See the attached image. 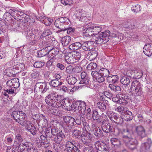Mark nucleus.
Returning <instances> with one entry per match:
<instances>
[{
    "mask_svg": "<svg viewBox=\"0 0 152 152\" xmlns=\"http://www.w3.org/2000/svg\"><path fill=\"white\" fill-rule=\"evenodd\" d=\"M79 83L83 84V86H89L90 83L89 79L88 77L81 79Z\"/></svg>",
    "mask_w": 152,
    "mask_h": 152,
    "instance_id": "2f4dec72",
    "label": "nucleus"
},
{
    "mask_svg": "<svg viewBox=\"0 0 152 152\" xmlns=\"http://www.w3.org/2000/svg\"><path fill=\"white\" fill-rule=\"evenodd\" d=\"M63 83L61 80H53L51 81L50 83V85L54 87H56L61 85Z\"/></svg>",
    "mask_w": 152,
    "mask_h": 152,
    "instance_id": "393cba45",
    "label": "nucleus"
},
{
    "mask_svg": "<svg viewBox=\"0 0 152 152\" xmlns=\"http://www.w3.org/2000/svg\"><path fill=\"white\" fill-rule=\"evenodd\" d=\"M40 138L41 139L42 145L45 148L48 147L49 144L47 138L43 135L40 136Z\"/></svg>",
    "mask_w": 152,
    "mask_h": 152,
    "instance_id": "a878e982",
    "label": "nucleus"
},
{
    "mask_svg": "<svg viewBox=\"0 0 152 152\" xmlns=\"http://www.w3.org/2000/svg\"><path fill=\"white\" fill-rule=\"evenodd\" d=\"M136 130L137 134L142 137L145 136V131L144 128L141 126L136 127Z\"/></svg>",
    "mask_w": 152,
    "mask_h": 152,
    "instance_id": "6ab92c4d",
    "label": "nucleus"
},
{
    "mask_svg": "<svg viewBox=\"0 0 152 152\" xmlns=\"http://www.w3.org/2000/svg\"><path fill=\"white\" fill-rule=\"evenodd\" d=\"M117 35L118 36V37L120 39H123V34L121 33H118L117 34H115V33H113L111 36L112 37H117Z\"/></svg>",
    "mask_w": 152,
    "mask_h": 152,
    "instance_id": "338daca9",
    "label": "nucleus"
},
{
    "mask_svg": "<svg viewBox=\"0 0 152 152\" xmlns=\"http://www.w3.org/2000/svg\"><path fill=\"white\" fill-rule=\"evenodd\" d=\"M7 85L8 86L14 88H17L20 86L19 79L15 78L8 81L7 82Z\"/></svg>",
    "mask_w": 152,
    "mask_h": 152,
    "instance_id": "1a4fd4ad",
    "label": "nucleus"
},
{
    "mask_svg": "<svg viewBox=\"0 0 152 152\" xmlns=\"http://www.w3.org/2000/svg\"><path fill=\"white\" fill-rule=\"evenodd\" d=\"M66 72L68 74L74 73V67L71 65L68 66L66 67Z\"/></svg>",
    "mask_w": 152,
    "mask_h": 152,
    "instance_id": "3c124183",
    "label": "nucleus"
},
{
    "mask_svg": "<svg viewBox=\"0 0 152 152\" xmlns=\"http://www.w3.org/2000/svg\"><path fill=\"white\" fill-rule=\"evenodd\" d=\"M132 10L134 12L137 13L140 10V5L137 4L132 7Z\"/></svg>",
    "mask_w": 152,
    "mask_h": 152,
    "instance_id": "864d4df0",
    "label": "nucleus"
},
{
    "mask_svg": "<svg viewBox=\"0 0 152 152\" xmlns=\"http://www.w3.org/2000/svg\"><path fill=\"white\" fill-rule=\"evenodd\" d=\"M97 67V64L96 63L91 62L87 66L86 68L87 70L90 71L92 69H96Z\"/></svg>",
    "mask_w": 152,
    "mask_h": 152,
    "instance_id": "a19ab883",
    "label": "nucleus"
},
{
    "mask_svg": "<svg viewBox=\"0 0 152 152\" xmlns=\"http://www.w3.org/2000/svg\"><path fill=\"white\" fill-rule=\"evenodd\" d=\"M126 110H127L125 109V108L124 107L120 106L118 107L115 109V110L116 111L118 112L119 113H121L122 111H123L124 113V111H126Z\"/></svg>",
    "mask_w": 152,
    "mask_h": 152,
    "instance_id": "680f3d73",
    "label": "nucleus"
},
{
    "mask_svg": "<svg viewBox=\"0 0 152 152\" xmlns=\"http://www.w3.org/2000/svg\"><path fill=\"white\" fill-rule=\"evenodd\" d=\"M92 129L94 135L97 137H99L101 134V131L100 129L95 124H93L92 125Z\"/></svg>",
    "mask_w": 152,
    "mask_h": 152,
    "instance_id": "cd10ccee",
    "label": "nucleus"
},
{
    "mask_svg": "<svg viewBox=\"0 0 152 152\" xmlns=\"http://www.w3.org/2000/svg\"><path fill=\"white\" fill-rule=\"evenodd\" d=\"M127 102L126 99L124 98L123 97H119V103L122 104H126Z\"/></svg>",
    "mask_w": 152,
    "mask_h": 152,
    "instance_id": "4d7b16f0",
    "label": "nucleus"
},
{
    "mask_svg": "<svg viewBox=\"0 0 152 152\" xmlns=\"http://www.w3.org/2000/svg\"><path fill=\"white\" fill-rule=\"evenodd\" d=\"M143 52L148 56H150L152 55V43L145 44L143 48Z\"/></svg>",
    "mask_w": 152,
    "mask_h": 152,
    "instance_id": "f8f14e48",
    "label": "nucleus"
},
{
    "mask_svg": "<svg viewBox=\"0 0 152 152\" xmlns=\"http://www.w3.org/2000/svg\"><path fill=\"white\" fill-rule=\"evenodd\" d=\"M82 29L83 37L86 38L91 37H95V35L98 34L101 31L102 28L100 26H91L88 27H83ZM94 39H95V37Z\"/></svg>",
    "mask_w": 152,
    "mask_h": 152,
    "instance_id": "f03ea898",
    "label": "nucleus"
},
{
    "mask_svg": "<svg viewBox=\"0 0 152 152\" xmlns=\"http://www.w3.org/2000/svg\"><path fill=\"white\" fill-rule=\"evenodd\" d=\"M92 118L94 120H97L99 118L98 112L96 110H94L92 114Z\"/></svg>",
    "mask_w": 152,
    "mask_h": 152,
    "instance_id": "5fc2aeb1",
    "label": "nucleus"
},
{
    "mask_svg": "<svg viewBox=\"0 0 152 152\" xmlns=\"http://www.w3.org/2000/svg\"><path fill=\"white\" fill-rule=\"evenodd\" d=\"M109 87L111 90L114 91H119L121 89L119 86H115L111 84H109Z\"/></svg>",
    "mask_w": 152,
    "mask_h": 152,
    "instance_id": "37998d69",
    "label": "nucleus"
},
{
    "mask_svg": "<svg viewBox=\"0 0 152 152\" xmlns=\"http://www.w3.org/2000/svg\"><path fill=\"white\" fill-rule=\"evenodd\" d=\"M51 34V32L49 29L45 30L43 32L42 36L43 37V40L44 42H42V45L43 47H47L48 46V43L50 40H51L50 38H49V35Z\"/></svg>",
    "mask_w": 152,
    "mask_h": 152,
    "instance_id": "423d86ee",
    "label": "nucleus"
},
{
    "mask_svg": "<svg viewBox=\"0 0 152 152\" xmlns=\"http://www.w3.org/2000/svg\"><path fill=\"white\" fill-rule=\"evenodd\" d=\"M28 130L33 135H35L36 133L37 130L35 127L33 125H31L30 128H28Z\"/></svg>",
    "mask_w": 152,
    "mask_h": 152,
    "instance_id": "8fccbe9b",
    "label": "nucleus"
},
{
    "mask_svg": "<svg viewBox=\"0 0 152 152\" xmlns=\"http://www.w3.org/2000/svg\"><path fill=\"white\" fill-rule=\"evenodd\" d=\"M69 25L67 26V28L65 31L67 30V33L68 34H70L74 32V28H73L69 27Z\"/></svg>",
    "mask_w": 152,
    "mask_h": 152,
    "instance_id": "052dcab7",
    "label": "nucleus"
},
{
    "mask_svg": "<svg viewBox=\"0 0 152 152\" xmlns=\"http://www.w3.org/2000/svg\"><path fill=\"white\" fill-rule=\"evenodd\" d=\"M54 24L55 26L58 28L61 29L63 31V28L62 26L61 22H60V18L55 20Z\"/></svg>",
    "mask_w": 152,
    "mask_h": 152,
    "instance_id": "ea45409f",
    "label": "nucleus"
},
{
    "mask_svg": "<svg viewBox=\"0 0 152 152\" xmlns=\"http://www.w3.org/2000/svg\"><path fill=\"white\" fill-rule=\"evenodd\" d=\"M93 41H88L81 43L82 46L81 48L85 51H90L91 49L90 48V46L93 43Z\"/></svg>",
    "mask_w": 152,
    "mask_h": 152,
    "instance_id": "a211bd4d",
    "label": "nucleus"
},
{
    "mask_svg": "<svg viewBox=\"0 0 152 152\" xmlns=\"http://www.w3.org/2000/svg\"><path fill=\"white\" fill-rule=\"evenodd\" d=\"M77 107V110L78 113L81 115H84L86 113V104L83 101H78L76 104Z\"/></svg>",
    "mask_w": 152,
    "mask_h": 152,
    "instance_id": "0eeeda50",
    "label": "nucleus"
},
{
    "mask_svg": "<svg viewBox=\"0 0 152 152\" xmlns=\"http://www.w3.org/2000/svg\"><path fill=\"white\" fill-rule=\"evenodd\" d=\"M98 107L101 111H104L106 109V107L105 105L101 102H98L97 104Z\"/></svg>",
    "mask_w": 152,
    "mask_h": 152,
    "instance_id": "09e8293b",
    "label": "nucleus"
},
{
    "mask_svg": "<svg viewBox=\"0 0 152 152\" xmlns=\"http://www.w3.org/2000/svg\"><path fill=\"white\" fill-rule=\"evenodd\" d=\"M71 40V37L69 36L63 37L61 39V43L63 46L68 45Z\"/></svg>",
    "mask_w": 152,
    "mask_h": 152,
    "instance_id": "bb28decb",
    "label": "nucleus"
},
{
    "mask_svg": "<svg viewBox=\"0 0 152 152\" xmlns=\"http://www.w3.org/2000/svg\"><path fill=\"white\" fill-rule=\"evenodd\" d=\"M49 105L51 106V107L50 109V113L53 115H59L60 113V111L58 107H60L53 106L52 105L48 104Z\"/></svg>",
    "mask_w": 152,
    "mask_h": 152,
    "instance_id": "412c9836",
    "label": "nucleus"
},
{
    "mask_svg": "<svg viewBox=\"0 0 152 152\" xmlns=\"http://www.w3.org/2000/svg\"><path fill=\"white\" fill-rule=\"evenodd\" d=\"M45 64L44 62L37 61L35 62L34 64V67L37 68H39L43 66Z\"/></svg>",
    "mask_w": 152,
    "mask_h": 152,
    "instance_id": "603ef678",
    "label": "nucleus"
},
{
    "mask_svg": "<svg viewBox=\"0 0 152 152\" xmlns=\"http://www.w3.org/2000/svg\"><path fill=\"white\" fill-rule=\"evenodd\" d=\"M24 122L25 123H24V125H22L23 126H25L26 128L27 129H28V128H30L31 127V125H32L30 121H27L26 120V121H25Z\"/></svg>",
    "mask_w": 152,
    "mask_h": 152,
    "instance_id": "13d9d810",
    "label": "nucleus"
},
{
    "mask_svg": "<svg viewBox=\"0 0 152 152\" xmlns=\"http://www.w3.org/2000/svg\"><path fill=\"white\" fill-rule=\"evenodd\" d=\"M26 114L23 111H20V118L18 120L17 122L21 125H24L25 121H26Z\"/></svg>",
    "mask_w": 152,
    "mask_h": 152,
    "instance_id": "b1692460",
    "label": "nucleus"
},
{
    "mask_svg": "<svg viewBox=\"0 0 152 152\" xmlns=\"http://www.w3.org/2000/svg\"><path fill=\"white\" fill-rule=\"evenodd\" d=\"M110 35V32L109 30L101 32L94 37L96 43L98 44L105 43L109 40Z\"/></svg>",
    "mask_w": 152,
    "mask_h": 152,
    "instance_id": "20e7f679",
    "label": "nucleus"
},
{
    "mask_svg": "<svg viewBox=\"0 0 152 152\" xmlns=\"http://www.w3.org/2000/svg\"><path fill=\"white\" fill-rule=\"evenodd\" d=\"M81 43L78 42L71 44L69 46V48L72 50H75L81 48Z\"/></svg>",
    "mask_w": 152,
    "mask_h": 152,
    "instance_id": "4be33fe9",
    "label": "nucleus"
},
{
    "mask_svg": "<svg viewBox=\"0 0 152 152\" xmlns=\"http://www.w3.org/2000/svg\"><path fill=\"white\" fill-rule=\"evenodd\" d=\"M45 100L47 104L54 107H61L68 111L74 110L77 107L76 104H72L68 99H63L61 95L55 93L47 96L45 98Z\"/></svg>",
    "mask_w": 152,
    "mask_h": 152,
    "instance_id": "f257e3e1",
    "label": "nucleus"
},
{
    "mask_svg": "<svg viewBox=\"0 0 152 152\" xmlns=\"http://www.w3.org/2000/svg\"><path fill=\"white\" fill-rule=\"evenodd\" d=\"M66 80L68 83L71 85L75 84L77 81L76 78L72 76H69V77H67Z\"/></svg>",
    "mask_w": 152,
    "mask_h": 152,
    "instance_id": "473e14b6",
    "label": "nucleus"
},
{
    "mask_svg": "<svg viewBox=\"0 0 152 152\" xmlns=\"http://www.w3.org/2000/svg\"><path fill=\"white\" fill-rule=\"evenodd\" d=\"M134 73V72L131 69L126 70L124 74L125 75L127 76L133 78V76Z\"/></svg>",
    "mask_w": 152,
    "mask_h": 152,
    "instance_id": "58836bf2",
    "label": "nucleus"
},
{
    "mask_svg": "<svg viewBox=\"0 0 152 152\" xmlns=\"http://www.w3.org/2000/svg\"><path fill=\"white\" fill-rule=\"evenodd\" d=\"M82 138V142L85 144L88 145L91 142L92 137L91 134L88 133L84 134Z\"/></svg>",
    "mask_w": 152,
    "mask_h": 152,
    "instance_id": "f3484780",
    "label": "nucleus"
},
{
    "mask_svg": "<svg viewBox=\"0 0 152 152\" xmlns=\"http://www.w3.org/2000/svg\"><path fill=\"white\" fill-rule=\"evenodd\" d=\"M91 75L99 83H102L105 80V78L102 74H100L99 72L92 71Z\"/></svg>",
    "mask_w": 152,
    "mask_h": 152,
    "instance_id": "9b49d317",
    "label": "nucleus"
},
{
    "mask_svg": "<svg viewBox=\"0 0 152 152\" xmlns=\"http://www.w3.org/2000/svg\"><path fill=\"white\" fill-rule=\"evenodd\" d=\"M75 14L76 17L80 20L87 21L86 12L84 10L77 8L75 10Z\"/></svg>",
    "mask_w": 152,
    "mask_h": 152,
    "instance_id": "6e6552de",
    "label": "nucleus"
},
{
    "mask_svg": "<svg viewBox=\"0 0 152 152\" xmlns=\"http://www.w3.org/2000/svg\"><path fill=\"white\" fill-rule=\"evenodd\" d=\"M124 141L126 142L127 145L131 149H133L136 148L137 141L135 139L130 138L128 136H124Z\"/></svg>",
    "mask_w": 152,
    "mask_h": 152,
    "instance_id": "39448f33",
    "label": "nucleus"
},
{
    "mask_svg": "<svg viewBox=\"0 0 152 152\" xmlns=\"http://www.w3.org/2000/svg\"><path fill=\"white\" fill-rule=\"evenodd\" d=\"M127 23L129 24V29H133L135 28V27L133 20H129Z\"/></svg>",
    "mask_w": 152,
    "mask_h": 152,
    "instance_id": "0e129e2a",
    "label": "nucleus"
},
{
    "mask_svg": "<svg viewBox=\"0 0 152 152\" xmlns=\"http://www.w3.org/2000/svg\"><path fill=\"white\" fill-rule=\"evenodd\" d=\"M103 143H101L99 141L96 142L95 143V146L96 149L99 151L102 150V147Z\"/></svg>",
    "mask_w": 152,
    "mask_h": 152,
    "instance_id": "c03bdc74",
    "label": "nucleus"
},
{
    "mask_svg": "<svg viewBox=\"0 0 152 152\" xmlns=\"http://www.w3.org/2000/svg\"><path fill=\"white\" fill-rule=\"evenodd\" d=\"M120 81L121 83L126 86H128L130 83V79L126 77H122Z\"/></svg>",
    "mask_w": 152,
    "mask_h": 152,
    "instance_id": "c85d7f7f",
    "label": "nucleus"
},
{
    "mask_svg": "<svg viewBox=\"0 0 152 152\" xmlns=\"http://www.w3.org/2000/svg\"><path fill=\"white\" fill-rule=\"evenodd\" d=\"M82 70L81 67L79 66H75L74 67V73L79 72L82 71Z\"/></svg>",
    "mask_w": 152,
    "mask_h": 152,
    "instance_id": "e2e57ef3",
    "label": "nucleus"
},
{
    "mask_svg": "<svg viewBox=\"0 0 152 152\" xmlns=\"http://www.w3.org/2000/svg\"><path fill=\"white\" fill-rule=\"evenodd\" d=\"M114 114V113L112 111H108L106 112L107 115L111 120H113V116Z\"/></svg>",
    "mask_w": 152,
    "mask_h": 152,
    "instance_id": "69168bd1",
    "label": "nucleus"
},
{
    "mask_svg": "<svg viewBox=\"0 0 152 152\" xmlns=\"http://www.w3.org/2000/svg\"><path fill=\"white\" fill-rule=\"evenodd\" d=\"M56 137L54 138V140L57 143H60L63 138H64L65 136L61 131L58 132V134L56 135Z\"/></svg>",
    "mask_w": 152,
    "mask_h": 152,
    "instance_id": "aec40b11",
    "label": "nucleus"
},
{
    "mask_svg": "<svg viewBox=\"0 0 152 152\" xmlns=\"http://www.w3.org/2000/svg\"><path fill=\"white\" fill-rule=\"evenodd\" d=\"M81 53L77 51H74L66 54L65 59L68 64H74L79 60L81 58Z\"/></svg>",
    "mask_w": 152,
    "mask_h": 152,
    "instance_id": "7ed1b4c3",
    "label": "nucleus"
},
{
    "mask_svg": "<svg viewBox=\"0 0 152 152\" xmlns=\"http://www.w3.org/2000/svg\"><path fill=\"white\" fill-rule=\"evenodd\" d=\"M134 91V94L136 96H141L142 95L143 93L141 88V86H140V88H137Z\"/></svg>",
    "mask_w": 152,
    "mask_h": 152,
    "instance_id": "a18cd8bd",
    "label": "nucleus"
},
{
    "mask_svg": "<svg viewBox=\"0 0 152 152\" xmlns=\"http://www.w3.org/2000/svg\"><path fill=\"white\" fill-rule=\"evenodd\" d=\"M102 128L103 131L106 133H108L110 131L112 132V127H111L110 124H108L106 125L103 126Z\"/></svg>",
    "mask_w": 152,
    "mask_h": 152,
    "instance_id": "f704fd0d",
    "label": "nucleus"
},
{
    "mask_svg": "<svg viewBox=\"0 0 152 152\" xmlns=\"http://www.w3.org/2000/svg\"><path fill=\"white\" fill-rule=\"evenodd\" d=\"M48 56L49 58H51V56H56L55 52L53 51L52 49L50 51L48 52Z\"/></svg>",
    "mask_w": 152,
    "mask_h": 152,
    "instance_id": "774afa93",
    "label": "nucleus"
},
{
    "mask_svg": "<svg viewBox=\"0 0 152 152\" xmlns=\"http://www.w3.org/2000/svg\"><path fill=\"white\" fill-rule=\"evenodd\" d=\"M61 2L64 5H66L72 4V1L71 0H61Z\"/></svg>",
    "mask_w": 152,
    "mask_h": 152,
    "instance_id": "6e6d98bb",
    "label": "nucleus"
},
{
    "mask_svg": "<svg viewBox=\"0 0 152 152\" xmlns=\"http://www.w3.org/2000/svg\"><path fill=\"white\" fill-rule=\"evenodd\" d=\"M14 93V91L12 88L4 90L2 92V94L5 96H7L9 94H13Z\"/></svg>",
    "mask_w": 152,
    "mask_h": 152,
    "instance_id": "79ce46f5",
    "label": "nucleus"
},
{
    "mask_svg": "<svg viewBox=\"0 0 152 152\" xmlns=\"http://www.w3.org/2000/svg\"><path fill=\"white\" fill-rule=\"evenodd\" d=\"M15 9L14 8H10V7H8L6 8V11L8 12L10 14V15L12 16L15 11Z\"/></svg>",
    "mask_w": 152,
    "mask_h": 152,
    "instance_id": "bf43d9fd",
    "label": "nucleus"
},
{
    "mask_svg": "<svg viewBox=\"0 0 152 152\" xmlns=\"http://www.w3.org/2000/svg\"><path fill=\"white\" fill-rule=\"evenodd\" d=\"M124 113L125 114V118L124 120L126 121H130L133 118V116L132 115V113L130 111L126 110L124 111Z\"/></svg>",
    "mask_w": 152,
    "mask_h": 152,
    "instance_id": "c756f323",
    "label": "nucleus"
},
{
    "mask_svg": "<svg viewBox=\"0 0 152 152\" xmlns=\"http://www.w3.org/2000/svg\"><path fill=\"white\" fill-rule=\"evenodd\" d=\"M37 53L38 56L39 57H41L46 55L48 52H46L45 49L43 48L40 50L38 51Z\"/></svg>",
    "mask_w": 152,
    "mask_h": 152,
    "instance_id": "de8ad7c7",
    "label": "nucleus"
},
{
    "mask_svg": "<svg viewBox=\"0 0 152 152\" xmlns=\"http://www.w3.org/2000/svg\"><path fill=\"white\" fill-rule=\"evenodd\" d=\"M66 148L64 150V152H74L75 150L77 149V148L71 142H67L66 144Z\"/></svg>",
    "mask_w": 152,
    "mask_h": 152,
    "instance_id": "ddd939ff",
    "label": "nucleus"
},
{
    "mask_svg": "<svg viewBox=\"0 0 152 152\" xmlns=\"http://www.w3.org/2000/svg\"><path fill=\"white\" fill-rule=\"evenodd\" d=\"M142 76V73L140 70L134 72L133 76V78L139 79Z\"/></svg>",
    "mask_w": 152,
    "mask_h": 152,
    "instance_id": "4c0bfd02",
    "label": "nucleus"
},
{
    "mask_svg": "<svg viewBox=\"0 0 152 152\" xmlns=\"http://www.w3.org/2000/svg\"><path fill=\"white\" fill-rule=\"evenodd\" d=\"M110 141L111 144L115 146H119L121 144L120 141L117 138H111Z\"/></svg>",
    "mask_w": 152,
    "mask_h": 152,
    "instance_id": "72a5a7b5",
    "label": "nucleus"
},
{
    "mask_svg": "<svg viewBox=\"0 0 152 152\" xmlns=\"http://www.w3.org/2000/svg\"><path fill=\"white\" fill-rule=\"evenodd\" d=\"M141 86V85L138 81L135 80L132 83L130 89L131 91H134L137 88H140Z\"/></svg>",
    "mask_w": 152,
    "mask_h": 152,
    "instance_id": "5701e85b",
    "label": "nucleus"
},
{
    "mask_svg": "<svg viewBox=\"0 0 152 152\" xmlns=\"http://www.w3.org/2000/svg\"><path fill=\"white\" fill-rule=\"evenodd\" d=\"M73 135L77 138H80L82 136L81 131L79 130H74L73 131Z\"/></svg>",
    "mask_w": 152,
    "mask_h": 152,
    "instance_id": "e433bc0d",
    "label": "nucleus"
},
{
    "mask_svg": "<svg viewBox=\"0 0 152 152\" xmlns=\"http://www.w3.org/2000/svg\"><path fill=\"white\" fill-rule=\"evenodd\" d=\"M64 122L67 124L68 126H69V130H70L72 126L75 124V119L71 117L66 116L64 117Z\"/></svg>",
    "mask_w": 152,
    "mask_h": 152,
    "instance_id": "4468645a",
    "label": "nucleus"
},
{
    "mask_svg": "<svg viewBox=\"0 0 152 152\" xmlns=\"http://www.w3.org/2000/svg\"><path fill=\"white\" fill-rule=\"evenodd\" d=\"M26 37L28 36L29 37V39L31 41V43L32 45L34 44L37 42L38 37L36 36L33 34L31 31L29 30L27 31V33L26 32Z\"/></svg>",
    "mask_w": 152,
    "mask_h": 152,
    "instance_id": "2eb2a0df",
    "label": "nucleus"
},
{
    "mask_svg": "<svg viewBox=\"0 0 152 152\" xmlns=\"http://www.w3.org/2000/svg\"><path fill=\"white\" fill-rule=\"evenodd\" d=\"M99 72V73L102 74L104 77H107L109 75V72L108 70L105 68H102L100 69Z\"/></svg>",
    "mask_w": 152,
    "mask_h": 152,
    "instance_id": "7c9ffc66",
    "label": "nucleus"
},
{
    "mask_svg": "<svg viewBox=\"0 0 152 152\" xmlns=\"http://www.w3.org/2000/svg\"><path fill=\"white\" fill-rule=\"evenodd\" d=\"M59 18L63 28V31H65L66 29L67 28V26L70 25V21L68 18L66 17H62Z\"/></svg>",
    "mask_w": 152,
    "mask_h": 152,
    "instance_id": "dca6fc26",
    "label": "nucleus"
},
{
    "mask_svg": "<svg viewBox=\"0 0 152 152\" xmlns=\"http://www.w3.org/2000/svg\"><path fill=\"white\" fill-rule=\"evenodd\" d=\"M22 149H20V150L22 151L26 148L28 152H36L37 151L34 147L33 145L30 142H26L23 145Z\"/></svg>",
    "mask_w": 152,
    "mask_h": 152,
    "instance_id": "9d476101",
    "label": "nucleus"
},
{
    "mask_svg": "<svg viewBox=\"0 0 152 152\" xmlns=\"http://www.w3.org/2000/svg\"><path fill=\"white\" fill-rule=\"evenodd\" d=\"M151 145V141L150 139L148 140V142H146L143 144H142V146L144 147L146 150H149ZM143 149H144L143 148Z\"/></svg>",
    "mask_w": 152,
    "mask_h": 152,
    "instance_id": "49530a36",
    "label": "nucleus"
},
{
    "mask_svg": "<svg viewBox=\"0 0 152 152\" xmlns=\"http://www.w3.org/2000/svg\"><path fill=\"white\" fill-rule=\"evenodd\" d=\"M20 111H15L12 113V115L14 119L18 121V120L20 118Z\"/></svg>",
    "mask_w": 152,
    "mask_h": 152,
    "instance_id": "c9c22d12",
    "label": "nucleus"
}]
</instances>
